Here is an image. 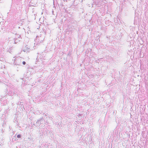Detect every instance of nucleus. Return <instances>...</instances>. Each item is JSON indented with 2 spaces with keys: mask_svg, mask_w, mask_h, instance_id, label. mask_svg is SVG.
I'll return each mask as SVG.
<instances>
[{
  "mask_svg": "<svg viewBox=\"0 0 148 148\" xmlns=\"http://www.w3.org/2000/svg\"><path fill=\"white\" fill-rule=\"evenodd\" d=\"M49 119H50V117H49Z\"/></svg>",
  "mask_w": 148,
  "mask_h": 148,
  "instance_id": "16",
  "label": "nucleus"
},
{
  "mask_svg": "<svg viewBox=\"0 0 148 148\" xmlns=\"http://www.w3.org/2000/svg\"><path fill=\"white\" fill-rule=\"evenodd\" d=\"M21 134H18L17 136V137L18 138H21Z\"/></svg>",
  "mask_w": 148,
  "mask_h": 148,
  "instance_id": "5",
  "label": "nucleus"
},
{
  "mask_svg": "<svg viewBox=\"0 0 148 148\" xmlns=\"http://www.w3.org/2000/svg\"><path fill=\"white\" fill-rule=\"evenodd\" d=\"M13 32H12V33L13 34H17L16 33V31H13Z\"/></svg>",
  "mask_w": 148,
  "mask_h": 148,
  "instance_id": "8",
  "label": "nucleus"
},
{
  "mask_svg": "<svg viewBox=\"0 0 148 148\" xmlns=\"http://www.w3.org/2000/svg\"><path fill=\"white\" fill-rule=\"evenodd\" d=\"M47 116V115L46 114H45V116Z\"/></svg>",
  "mask_w": 148,
  "mask_h": 148,
  "instance_id": "15",
  "label": "nucleus"
},
{
  "mask_svg": "<svg viewBox=\"0 0 148 148\" xmlns=\"http://www.w3.org/2000/svg\"><path fill=\"white\" fill-rule=\"evenodd\" d=\"M59 0H58V5H60V6H62L63 5L62 4V3H59Z\"/></svg>",
  "mask_w": 148,
  "mask_h": 148,
  "instance_id": "3",
  "label": "nucleus"
},
{
  "mask_svg": "<svg viewBox=\"0 0 148 148\" xmlns=\"http://www.w3.org/2000/svg\"><path fill=\"white\" fill-rule=\"evenodd\" d=\"M24 77H27V75H26L24 74Z\"/></svg>",
  "mask_w": 148,
  "mask_h": 148,
  "instance_id": "11",
  "label": "nucleus"
},
{
  "mask_svg": "<svg viewBox=\"0 0 148 148\" xmlns=\"http://www.w3.org/2000/svg\"><path fill=\"white\" fill-rule=\"evenodd\" d=\"M25 48H26L27 49V50H29V51L30 50L29 48H28L26 46L25 47Z\"/></svg>",
  "mask_w": 148,
  "mask_h": 148,
  "instance_id": "9",
  "label": "nucleus"
},
{
  "mask_svg": "<svg viewBox=\"0 0 148 148\" xmlns=\"http://www.w3.org/2000/svg\"><path fill=\"white\" fill-rule=\"evenodd\" d=\"M44 118L42 117L38 119L36 122V126H39L43 122Z\"/></svg>",
  "mask_w": 148,
  "mask_h": 148,
  "instance_id": "1",
  "label": "nucleus"
},
{
  "mask_svg": "<svg viewBox=\"0 0 148 148\" xmlns=\"http://www.w3.org/2000/svg\"><path fill=\"white\" fill-rule=\"evenodd\" d=\"M14 43L16 44V42H15V41Z\"/></svg>",
  "mask_w": 148,
  "mask_h": 148,
  "instance_id": "12",
  "label": "nucleus"
},
{
  "mask_svg": "<svg viewBox=\"0 0 148 148\" xmlns=\"http://www.w3.org/2000/svg\"><path fill=\"white\" fill-rule=\"evenodd\" d=\"M83 1V0H82V1Z\"/></svg>",
  "mask_w": 148,
  "mask_h": 148,
  "instance_id": "14",
  "label": "nucleus"
},
{
  "mask_svg": "<svg viewBox=\"0 0 148 148\" xmlns=\"http://www.w3.org/2000/svg\"><path fill=\"white\" fill-rule=\"evenodd\" d=\"M17 37L18 38H20L21 36L20 35H19L18 34H17Z\"/></svg>",
  "mask_w": 148,
  "mask_h": 148,
  "instance_id": "7",
  "label": "nucleus"
},
{
  "mask_svg": "<svg viewBox=\"0 0 148 148\" xmlns=\"http://www.w3.org/2000/svg\"><path fill=\"white\" fill-rule=\"evenodd\" d=\"M33 125H34V124H33ZM34 125L35 126L36 125Z\"/></svg>",
  "mask_w": 148,
  "mask_h": 148,
  "instance_id": "17",
  "label": "nucleus"
},
{
  "mask_svg": "<svg viewBox=\"0 0 148 148\" xmlns=\"http://www.w3.org/2000/svg\"><path fill=\"white\" fill-rule=\"evenodd\" d=\"M19 60L20 61V60H18V59L16 60V63L17 64V65H19V64H18V63L17 62V61L18 62Z\"/></svg>",
  "mask_w": 148,
  "mask_h": 148,
  "instance_id": "6",
  "label": "nucleus"
},
{
  "mask_svg": "<svg viewBox=\"0 0 148 148\" xmlns=\"http://www.w3.org/2000/svg\"><path fill=\"white\" fill-rule=\"evenodd\" d=\"M60 1H61V0H60ZM61 1H62V0H61Z\"/></svg>",
  "mask_w": 148,
  "mask_h": 148,
  "instance_id": "18",
  "label": "nucleus"
},
{
  "mask_svg": "<svg viewBox=\"0 0 148 148\" xmlns=\"http://www.w3.org/2000/svg\"><path fill=\"white\" fill-rule=\"evenodd\" d=\"M26 62L25 61H23L22 62V64L23 65H25L26 64Z\"/></svg>",
  "mask_w": 148,
  "mask_h": 148,
  "instance_id": "10",
  "label": "nucleus"
},
{
  "mask_svg": "<svg viewBox=\"0 0 148 148\" xmlns=\"http://www.w3.org/2000/svg\"><path fill=\"white\" fill-rule=\"evenodd\" d=\"M62 1H63V2H64V0H62Z\"/></svg>",
  "mask_w": 148,
  "mask_h": 148,
  "instance_id": "13",
  "label": "nucleus"
},
{
  "mask_svg": "<svg viewBox=\"0 0 148 148\" xmlns=\"http://www.w3.org/2000/svg\"><path fill=\"white\" fill-rule=\"evenodd\" d=\"M38 38H39V36H36V39H35V41H36V42H39V41H37V40H38Z\"/></svg>",
  "mask_w": 148,
  "mask_h": 148,
  "instance_id": "4",
  "label": "nucleus"
},
{
  "mask_svg": "<svg viewBox=\"0 0 148 148\" xmlns=\"http://www.w3.org/2000/svg\"><path fill=\"white\" fill-rule=\"evenodd\" d=\"M23 51L25 52H26L27 53H29V51L27 50V49L26 48H25V47H24V48H23Z\"/></svg>",
  "mask_w": 148,
  "mask_h": 148,
  "instance_id": "2",
  "label": "nucleus"
}]
</instances>
